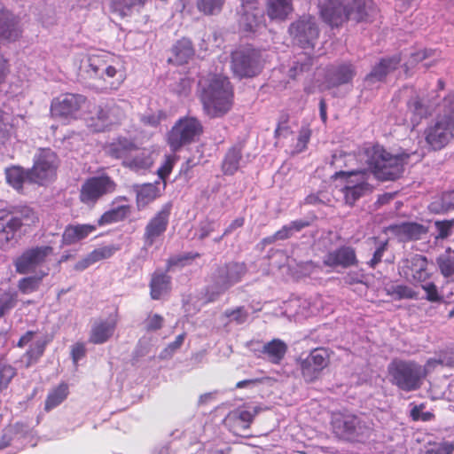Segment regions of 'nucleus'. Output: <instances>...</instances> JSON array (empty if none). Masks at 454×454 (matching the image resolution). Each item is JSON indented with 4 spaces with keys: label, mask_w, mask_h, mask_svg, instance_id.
<instances>
[{
    "label": "nucleus",
    "mask_w": 454,
    "mask_h": 454,
    "mask_svg": "<svg viewBox=\"0 0 454 454\" xmlns=\"http://www.w3.org/2000/svg\"><path fill=\"white\" fill-rule=\"evenodd\" d=\"M81 71L89 78L104 81V90H117L125 78L123 59L108 51L88 55L82 63Z\"/></svg>",
    "instance_id": "nucleus-1"
},
{
    "label": "nucleus",
    "mask_w": 454,
    "mask_h": 454,
    "mask_svg": "<svg viewBox=\"0 0 454 454\" xmlns=\"http://www.w3.org/2000/svg\"><path fill=\"white\" fill-rule=\"evenodd\" d=\"M201 102L206 114L211 118L225 114L231 107L233 91L228 78L210 74L200 81Z\"/></svg>",
    "instance_id": "nucleus-2"
},
{
    "label": "nucleus",
    "mask_w": 454,
    "mask_h": 454,
    "mask_svg": "<svg viewBox=\"0 0 454 454\" xmlns=\"http://www.w3.org/2000/svg\"><path fill=\"white\" fill-rule=\"evenodd\" d=\"M409 154L393 155L379 145L368 147L364 151V161L374 176L382 181L395 180L404 170Z\"/></svg>",
    "instance_id": "nucleus-3"
},
{
    "label": "nucleus",
    "mask_w": 454,
    "mask_h": 454,
    "mask_svg": "<svg viewBox=\"0 0 454 454\" xmlns=\"http://www.w3.org/2000/svg\"><path fill=\"white\" fill-rule=\"evenodd\" d=\"M247 273L245 262H229L217 265L210 276V283L205 291L206 302L219 299L233 286L242 281Z\"/></svg>",
    "instance_id": "nucleus-4"
},
{
    "label": "nucleus",
    "mask_w": 454,
    "mask_h": 454,
    "mask_svg": "<svg viewBox=\"0 0 454 454\" xmlns=\"http://www.w3.org/2000/svg\"><path fill=\"white\" fill-rule=\"evenodd\" d=\"M443 114H440L425 130L427 143L434 150L445 147L454 137V92L444 98Z\"/></svg>",
    "instance_id": "nucleus-5"
},
{
    "label": "nucleus",
    "mask_w": 454,
    "mask_h": 454,
    "mask_svg": "<svg viewBox=\"0 0 454 454\" xmlns=\"http://www.w3.org/2000/svg\"><path fill=\"white\" fill-rule=\"evenodd\" d=\"M389 381L404 392L418 390L426 378L422 365L415 361L394 359L387 366Z\"/></svg>",
    "instance_id": "nucleus-6"
},
{
    "label": "nucleus",
    "mask_w": 454,
    "mask_h": 454,
    "mask_svg": "<svg viewBox=\"0 0 454 454\" xmlns=\"http://www.w3.org/2000/svg\"><path fill=\"white\" fill-rule=\"evenodd\" d=\"M332 426L336 435L351 442H364L373 431L372 421L364 415L336 413L333 416Z\"/></svg>",
    "instance_id": "nucleus-7"
},
{
    "label": "nucleus",
    "mask_w": 454,
    "mask_h": 454,
    "mask_svg": "<svg viewBox=\"0 0 454 454\" xmlns=\"http://www.w3.org/2000/svg\"><path fill=\"white\" fill-rule=\"evenodd\" d=\"M203 132L201 122L195 117L180 118L168 133V144L172 152L196 141Z\"/></svg>",
    "instance_id": "nucleus-8"
},
{
    "label": "nucleus",
    "mask_w": 454,
    "mask_h": 454,
    "mask_svg": "<svg viewBox=\"0 0 454 454\" xmlns=\"http://www.w3.org/2000/svg\"><path fill=\"white\" fill-rule=\"evenodd\" d=\"M117 189L116 182L108 175L102 174L87 178L81 185L80 201L93 207L103 197L114 193Z\"/></svg>",
    "instance_id": "nucleus-9"
},
{
    "label": "nucleus",
    "mask_w": 454,
    "mask_h": 454,
    "mask_svg": "<svg viewBox=\"0 0 454 454\" xmlns=\"http://www.w3.org/2000/svg\"><path fill=\"white\" fill-rule=\"evenodd\" d=\"M232 70L239 77H253L262 70L261 53L259 51L246 47L233 52Z\"/></svg>",
    "instance_id": "nucleus-10"
},
{
    "label": "nucleus",
    "mask_w": 454,
    "mask_h": 454,
    "mask_svg": "<svg viewBox=\"0 0 454 454\" xmlns=\"http://www.w3.org/2000/svg\"><path fill=\"white\" fill-rule=\"evenodd\" d=\"M53 254L51 246H36L25 250L15 261V270L20 274H27L43 265Z\"/></svg>",
    "instance_id": "nucleus-11"
},
{
    "label": "nucleus",
    "mask_w": 454,
    "mask_h": 454,
    "mask_svg": "<svg viewBox=\"0 0 454 454\" xmlns=\"http://www.w3.org/2000/svg\"><path fill=\"white\" fill-rule=\"evenodd\" d=\"M289 33L294 41L302 49H313L319 35V30L312 17H303L293 23Z\"/></svg>",
    "instance_id": "nucleus-12"
},
{
    "label": "nucleus",
    "mask_w": 454,
    "mask_h": 454,
    "mask_svg": "<svg viewBox=\"0 0 454 454\" xmlns=\"http://www.w3.org/2000/svg\"><path fill=\"white\" fill-rule=\"evenodd\" d=\"M172 207V202L165 203L146 223L143 235L146 247H151L167 231Z\"/></svg>",
    "instance_id": "nucleus-13"
},
{
    "label": "nucleus",
    "mask_w": 454,
    "mask_h": 454,
    "mask_svg": "<svg viewBox=\"0 0 454 454\" xmlns=\"http://www.w3.org/2000/svg\"><path fill=\"white\" fill-rule=\"evenodd\" d=\"M335 177H344L345 184L341 189L344 195L345 203L353 206L361 197L370 192V186L364 180V175L362 172H344L335 173Z\"/></svg>",
    "instance_id": "nucleus-14"
},
{
    "label": "nucleus",
    "mask_w": 454,
    "mask_h": 454,
    "mask_svg": "<svg viewBox=\"0 0 454 454\" xmlns=\"http://www.w3.org/2000/svg\"><path fill=\"white\" fill-rule=\"evenodd\" d=\"M58 166V158L54 152L43 149L40 152L31 168L30 182L43 184L52 179Z\"/></svg>",
    "instance_id": "nucleus-15"
},
{
    "label": "nucleus",
    "mask_w": 454,
    "mask_h": 454,
    "mask_svg": "<svg viewBox=\"0 0 454 454\" xmlns=\"http://www.w3.org/2000/svg\"><path fill=\"white\" fill-rule=\"evenodd\" d=\"M86 102V98L82 95L67 93L52 100L51 113L55 117H72Z\"/></svg>",
    "instance_id": "nucleus-16"
},
{
    "label": "nucleus",
    "mask_w": 454,
    "mask_h": 454,
    "mask_svg": "<svg viewBox=\"0 0 454 454\" xmlns=\"http://www.w3.org/2000/svg\"><path fill=\"white\" fill-rule=\"evenodd\" d=\"M322 20L331 26L339 27L348 20V5L344 0H323L318 4Z\"/></svg>",
    "instance_id": "nucleus-17"
},
{
    "label": "nucleus",
    "mask_w": 454,
    "mask_h": 454,
    "mask_svg": "<svg viewBox=\"0 0 454 454\" xmlns=\"http://www.w3.org/2000/svg\"><path fill=\"white\" fill-rule=\"evenodd\" d=\"M400 273L409 280L424 282L429 278L427 260L421 254H410L399 263Z\"/></svg>",
    "instance_id": "nucleus-18"
},
{
    "label": "nucleus",
    "mask_w": 454,
    "mask_h": 454,
    "mask_svg": "<svg viewBox=\"0 0 454 454\" xmlns=\"http://www.w3.org/2000/svg\"><path fill=\"white\" fill-rule=\"evenodd\" d=\"M96 115L95 130L103 131L114 125L120 124L125 118V111L118 104L108 102L105 106L98 107Z\"/></svg>",
    "instance_id": "nucleus-19"
},
{
    "label": "nucleus",
    "mask_w": 454,
    "mask_h": 454,
    "mask_svg": "<svg viewBox=\"0 0 454 454\" xmlns=\"http://www.w3.org/2000/svg\"><path fill=\"white\" fill-rule=\"evenodd\" d=\"M325 265L329 267L348 268L358 263L355 248L349 246H341L328 252L323 259Z\"/></svg>",
    "instance_id": "nucleus-20"
},
{
    "label": "nucleus",
    "mask_w": 454,
    "mask_h": 454,
    "mask_svg": "<svg viewBox=\"0 0 454 454\" xmlns=\"http://www.w3.org/2000/svg\"><path fill=\"white\" fill-rule=\"evenodd\" d=\"M254 1L241 0L245 11L239 19V27L247 33H254L264 26L262 24V12L254 7Z\"/></svg>",
    "instance_id": "nucleus-21"
},
{
    "label": "nucleus",
    "mask_w": 454,
    "mask_h": 454,
    "mask_svg": "<svg viewBox=\"0 0 454 454\" xmlns=\"http://www.w3.org/2000/svg\"><path fill=\"white\" fill-rule=\"evenodd\" d=\"M154 163L153 152L148 148L137 145L129 158L122 161V166L137 173H145Z\"/></svg>",
    "instance_id": "nucleus-22"
},
{
    "label": "nucleus",
    "mask_w": 454,
    "mask_h": 454,
    "mask_svg": "<svg viewBox=\"0 0 454 454\" xmlns=\"http://www.w3.org/2000/svg\"><path fill=\"white\" fill-rule=\"evenodd\" d=\"M389 231L401 241L418 240L427 233L426 226L415 222L390 225Z\"/></svg>",
    "instance_id": "nucleus-23"
},
{
    "label": "nucleus",
    "mask_w": 454,
    "mask_h": 454,
    "mask_svg": "<svg viewBox=\"0 0 454 454\" xmlns=\"http://www.w3.org/2000/svg\"><path fill=\"white\" fill-rule=\"evenodd\" d=\"M22 226L19 216L0 217V248L7 249L16 241V233Z\"/></svg>",
    "instance_id": "nucleus-24"
},
{
    "label": "nucleus",
    "mask_w": 454,
    "mask_h": 454,
    "mask_svg": "<svg viewBox=\"0 0 454 454\" xmlns=\"http://www.w3.org/2000/svg\"><path fill=\"white\" fill-rule=\"evenodd\" d=\"M356 74V68L351 63H342L327 70L326 80L332 86H340L352 82Z\"/></svg>",
    "instance_id": "nucleus-25"
},
{
    "label": "nucleus",
    "mask_w": 454,
    "mask_h": 454,
    "mask_svg": "<svg viewBox=\"0 0 454 454\" xmlns=\"http://www.w3.org/2000/svg\"><path fill=\"white\" fill-rule=\"evenodd\" d=\"M401 62L399 56L385 58L376 64L370 74L365 77V82L369 84L383 81L386 76L395 70Z\"/></svg>",
    "instance_id": "nucleus-26"
},
{
    "label": "nucleus",
    "mask_w": 454,
    "mask_h": 454,
    "mask_svg": "<svg viewBox=\"0 0 454 454\" xmlns=\"http://www.w3.org/2000/svg\"><path fill=\"white\" fill-rule=\"evenodd\" d=\"M428 114V106H426L418 96H414L407 102V112L403 122L414 129Z\"/></svg>",
    "instance_id": "nucleus-27"
},
{
    "label": "nucleus",
    "mask_w": 454,
    "mask_h": 454,
    "mask_svg": "<svg viewBox=\"0 0 454 454\" xmlns=\"http://www.w3.org/2000/svg\"><path fill=\"white\" fill-rule=\"evenodd\" d=\"M16 17L8 11L0 12V41L12 42L20 36Z\"/></svg>",
    "instance_id": "nucleus-28"
},
{
    "label": "nucleus",
    "mask_w": 454,
    "mask_h": 454,
    "mask_svg": "<svg viewBox=\"0 0 454 454\" xmlns=\"http://www.w3.org/2000/svg\"><path fill=\"white\" fill-rule=\"evenodd\" d=\"M97 228V224L89 223L67 225L62 234V242L64 245L75 244L96 231Z\"/></svg>",
    "instance_id": "nucleus-29"
},
{
    "label": "nucleus",
    "mask_w": 454,
    "mask_h": 454,
    "mask_svg": "<svg viewBox=\"0 0 454 454\" xmlns=\"http://www.w3.org/2000/svg\"><path fill=\"white\" fill-rule=\"evenodd\" d=\"M348 19L364 21L377 13V8L372 0H352L351 5H348Z\"/></svg>",
    "instance_id": "nucleus-30"
},
{
    "label": "nucleus",
    "mask_w": 454,
    "mask_h": 454,
    "mask_svg": "<svg viewBox=\"0 0 454 454\" xmlns=\"http://www.w3.org/2000/svg\"><path fill=\"white\" fill-rule=\"evenodd\" d=\"M136 147L137 145L133 140L127 137H118L106 147V152L109 156L125 161Z\"/></svg>",
    "instance_id": "nucleus-31"
},
{
    "label": "nucleus",
    "mask_w": 454,
    "mask_h": 454,
    "mask_svg": "<svg viewBox=\"0 0 454 454\" xmlns=\"http://www.w3.org/2000/svg\"><path fill=\"white\" fill-rule=\"evenodd\" d=\"M116 328V321L114 318L95 322L91 328L90 341L94 344L106 342L114 334Z\"/></svg>",
    "instance_id": "nucleus-32"
},
{
    "label": "nucleus",
    "mask_w": 454,
    "mask_h": 454,
    "mask_svg": "<svg viewBox=\"0 0 454 454\" xmlns=\"http://www.w3.org/2000/svg\"><path fill=\"white\" fill-rule=\"evenodd\" d=\"M287 345L280 339H273L264 343L261 349L262 357L271 364H279L287 352Z\"/></svg>",
    "instance_id": "nucleus-33"
},
{
    "label": "nucleus",
    "mask_w": 454,
    "mask_h": 454,
    "mask_svg": "<svg viewBox=\"0 0 454 454\" xmlns=\"http://www.w3.org/2000/svg\"><path fill=\"white\" fill-rule=\"evenodd\" d=\"M160 182L144 184L137 185L135 191L137 192V207L138 210L144 209L146 206L152 203L154 200L160 196V190L159 188Z\"/></svg>",
    "instance_id": "nucleus-34"
},
{
    "label": "nucleus",
    "mask_w": 454,
    "mask_h": 454,
    "mask_svg": "<svg viewBox=\"0 0 454 454\" xmlns=\"http://www.w3.org/2000/svg\"><path fill=\"white\" fill-rule=\"evenodd\" d=\"M151 297L159 300L171 289V278L163 272L155 271L150 282Z\"/></svg>",
    "instance_id": "nucleus-35"
},
{
    "label": "nucleus",
    "mask_w": 454,
    "mask_h": 454,
    "mask_svg": "<svg viewBox=\"0 0 454 454\" xmlns=\"http://www.w3.org/2000/svg\"><path fill=\"white\" fill-rule=\"evenodd\" d=\"M174 61L177 65L187 63L194 56V49L191 40L182 38L173 46Z\"/></svg>",
    "instance_id": "nucleus-36"
},
{
    "label": "nucleus",
    "mask_w": 454,
    "mask_h": 454,
    "mask_svg": "<svg viewBox=\"0 0 454 454\" xmlns=\"http://www.w3.org/2000/svg\"><path fill=\"white\" fill-rule=\"evenodd\" d=\"M31 169L25 171L22 168L12 166L5 169L7 183L16 190L22 188L26 181L30 182Z\"/></svg>",
    "instance_id": "nucleus-37"
},
{
    "label": "nucleus",
    "mask_w": 454,
    "mask_h": 454,
    "mask_svg": "<svg viewBox=\"0 0 454 454\" xmlns=\"http://www.w3.org/2000/svg\"><path fill=\"white\" fill-rule=\"evenodd\" d=\"M129 213L127 205L118 206L106 211L97 221L98 227L108 225L124 220Z\"/></svg>",
    "instance_id": "nucleus-38"
},
{
    "label": "nucleus",
    "mask_w": 454,
    "mask_h": 454,
    "mask_svg": "<svg viewBox=\"0 0 454 454\" xmlns=\"http://www.w3.org/2000/svg\"><path fill=\"white\" fill-rule=\"evenodd\" d=\"M309 225V222L306 220H295L292 221L288 224L284 225L280 230H278L273 236L270 239L271 240H284L289 239L293 236L294 232H298L302 229L308 227Z\"/></svg>",
    "instance_id": "nucleus-39"
},
{
    "label": "nucleus",
    "mask_w": 454,
    "mask_h": 454,
    "mask_svg": "<svg viewBox=\"0 0 454 454\" xmlns=\"http://www.w3.org/2000/svg\"><path fill=\"white\" fill-rule=\"evenodd\" d=\"M292 10L291 0H269L268 15L271 19L285 20Z\"/></svg>",
    "instance_id": "nucleus-40"
},
{
    "label": "nucleus",
    "mask_w": 454,
    "mask_h": 454,
    "mask_svg": "<svg viewBox=\"0 0 454 454\" xmlns=\"http://www.w3.org/2000/svg\"><path fill=\"white\" fill-rule=\"evenodd\" d=\"M47 341L44 340H36L29 349L24 354L21 362L24 363L26 368L30 367L32 364L38 362L40 357L43 355Z\"/></svg>",
    "instance_id": "nucleus-41"
},
{
    "label": "nucleus",
    "mask_w": 454,
    "mask_h": 454,
    "mask_svg": "<svg viewBox=\"0 0 454 454\" xmlns=\"http://www.w3.org/2000/svg\"><path fill=\"white\" fill-rule=\"evenodd\" d=\"M68 395V386L65 383L59 384L56 388L51 390L46 398V411H51L59 406Z\"/></svg>",
    "instance_id": "nucleus-42"
},
{
    "label": "nucleus",
    "mask_w": 454,
    "mask_h": 454,
    "mask_svg": "<svg viewBox=\"0 0 454 454\" xmlns=\"http://www.w3.org/2000/svg\"><path fill=\"white\" fill-rule=\"evenodd\" d=\"M241 156L242 153L239 147H232L227 152L223 162V171L225 175H233L239 169Z\"/></svg>",
    "instance_id": "nucleus-43"
},
{
    "label": "nucleus",
    "mask_w": 454,
    "mask_h": 454,
    "mask_svg": "<svg viewBox=\"0 0 454 454\" xmlns=\"http://www.w3.org/2000/svg\"><path fill=\"white\" fill-rule=\"evenodd\" d=\"M289 306L294 309L295 315L309 317L316 314L317 308L307 299H295L290 301Z\"/></svg>",
    "instance_id": "nucleus-44"
},
{
    "label": "nucleus",
    "mask_w": 454,
    "mask_h": 454,
    "mask_svg": "<svg viewBox=\"0 0 454 454\" xmlns=\"http://www.w3.org/2000/svg\"><path fill=\"white\" fill-rule=\"evenodd\" d=\"M260 409L258 407H245L233 411L231 417L236 420L244 423L243 427H249L254 417L258 414Z\"/></svg>",
    "instance_id": "nucleus-45"
},
{
    "label": "nucleus",
    "mask_w": 454,
    "mask_h": 454,
    "mask_svg": "<svg viewBox=\"0 0 454 454\" xmlns=\"http://www.w3.org/2000/svg\"><path fill=\"white\" fill-rule=\"evenodd\" d=\"M438 268L444 278H450L454 275V254H451L450 249L436 259Z\"/></svg>",
    "instance_id": "nucleus-46"
},
{
    "label": "nucleus",
    "mask_w": 454,
    "mask_h": 454,
    "mask_svg": "<svg viewBox=\"0 0 454 454\" xmlns=\"http://www.w3.org/2000/svg\"><path fill=\"white\" fill-rule=\"evenodd\" d=\"M45 275L46 273L43 274L42 276H30L20 279L18 282L19 290L24 294L35 292L38 290L42 279Z\"/></svg>",
    "instance_id": "nucleus-47"
},
{
    "label": "nucleus",
    "mask_w": 454,
    "mask_h": 454,
    "mask_svg": "<svg viewBox=\"0 0 454 454\" xmlns=\"http://www.w3.org/2000/svg\"><path fill=\"white\" fill-rule=\"evenodd\" d=\"M329 360V353L325 348H315L307 356V364H309L311 361L321 371L328 365Z\"/></svg>",
    "instance_id": "nucleus-48"
},
{
    "label": "nucleus",
    "mask_w": 454,
    "mask_h": 454,
    "mask_svg": "<svg viewBox=\"0 0 454 454\" xmlns=\"http://www.w3.org/2000/svg\"><path fill=\"white\" fill-rule=\"evenodd\" d=\"M311 137V130L309 127H301L296 138V143L291 147L290 153L294 155L306 150Z\"/></svg>",
    "instance_id": "nucleus-49"
},
{
    "label": "nucleus",
    "mask_w": 454,
    "mask_h": 454,
    "mask_svg": "<svg viewBox=\"0 0 454 454\" xmlns=\"http://www.w3.org/2000/svg\"><path fill=\"white\" fill-rule=\"evenodd\" d=\"M15 375V368L7 364L4 359H0V387L6 388Z\"/></svg>",
    "instance_id": "nucleus-50"
},
{
    "label": "nucleus",
    "mask_w": 454,
    "mask_h": 454,
    "mask_svg": "<svg viewBox=\"0 0 454 454\" xmlns=\"http://www.w3.org/2000/svg\"><path fill=\"white\" fill-rule=\"evenodd\" d=\"M309 364H307V357L302 359L300 363L301 374L304 380L308 382H312L319 376L322 372L319 368L314 365V363L309 361Z\"/></svg>",
    "instance_id": "nucleus-51"
},
{
    "label": "nucleus",
    "mask_w": 454,
    "mask_h": 454,
    "mask_svg": "<svg viewBox=\"0 0 454 454\" xmlns=\"http://www.w3.org/2000/svg\"><path fill=\"white\" fill-rule=\"evenodd\" d=\"M176 160H177V157L174 154L173 155H166L164 162L157 170L159 178L163 181V189L165 188V185H166L165 179L171 173Z\"/></svg>",
    "instance_id": "nucleus-52"
},
{
    "label": "nucleus",
    "mask_w": 454,
    "mask_h": 454,
    "mask_svg": "<svg viewBox=\"0 0 454 454\" xmlns=\"http://www.w3.org/2000/svg\"><path fill=\"white\" fill-rule=\"evenodd\" d=\"M198 257H200V254L199 253H193V252H190V253H186V254H184L173 256V257L169 258L168 261V268L171 269L174 266L184 267L185 265L190 264V262L192 260H194V259H196Z\"/></svg>",
    "instance_id": "nucleus-53"
},
{
    "label": "nucleus",
    "mask_w": 454,
    "mask_h": 454,
    "mask_svg": "<svg viewBox=\"0 0 454 454\" xmlns=\"http://www.w3.org/2000/svg\"><path fill=\"white\" fill-rule=\"evenodd\" d=\"M17 303V297L11 293H4L0 297V317L10 312Z\"/></svg>",
    "instance_id": "nucleus-54"
},
{
    "label": "nucleus",
    "mask_w": 454,
    "mask_h": 454,
    "mask_svg": "<svg viewBox=\"0 0 454 454\" xmlns=\"http://www.w3.org/2000/svg\"><path fill=\"white\" fill-rule=\"evenodd\" d=\"M223 0H199L198 8L205 14H213L222 8Z\"/></svg>",
    "instance_id": "nucleus-55"
},
{
    "label": "nucleus",
    "mask_w": 454,
    "mask_h": 454,
    "mask_svg": "<svg viewBox=\"0 0 454 454\" xmlns=\"http://www.w3.org/2000/svg\"><path fill=\"white\" fill-rule=\"evenodd\" d=\"M224 315L226 317L230 318L231 322H235L239 325L245 323L248 318V312L244 307H238L234 309H226Z\"/></svg>",
    "instance_id": "nucleus-56"
},
{
    "label": "nucleus",
    "mask_w": 454,
    "mask_h": 454,
    "mask_svg": "<svg viewBox=\"0 0 454 454\" xmlns=\"http://www.w3.org/2000/svg\"><path fill=\"white\" fill-rule=\"evenodd\" d=\"M118 250L119 247L117 246L109 245L94 249L90 254L97 262L100 260L110 258Z\"/></svg>",
    "instance_id": "nucleus-57"
},
{
    "label": "nucleus",
    "mask_w": 454,
    "mask_h": 454,
    "mask_svg": "<svg viewBox=\"0 0 454 454\" xmlns=\"http://www.w3.org/2000/svg\"><path fill=\"white\" fill-rule=\"evenodd\" d=\"M434 224L438 231L436 239H444L450 235L451 229L454 227V218L446 221H436Z\"/></svg>",
    "instance_id": "nucleus-58"
},
{
    "label": "nucleus",
    "mask_w": 454,
    "mask_h": 454,
    "mask_svg": "<svg viewBox=\"0 0 454 454\" xmlns=\"http://www.w3.org/2000/svg\"><path fill=\"white\" fill-rule=\"evenodd\" d=\"M422 289L425 291L427 296V300L432 302H438L442 301V296L439 294L437 286L432 283L428 282L422 285Z\"/></svg>",
    "instance_id": "nucleus-59"
},
{
    "label": "nucleus",
    "mask_w": 454,
    "mask_h": 454,
    "mask_svg": "<svg viewBox=\"0 0 454 454\" xmlns=\"http://www.w3.org/2000/svg\"><path fill=\"white\" fill-rule=\"evenodd\" d=\"M185 339V333H181L176 336V340L169 343L168 346L161 353L162 357L171 356L176 350H177L184 343Z\"/></svg>",
    "instance_id": "nucleus-60"
},
{
    "label": "nucleus",
    "mask_w": 454,
    "mask_h": 454,
    "mask_svg": "<svg viewBox=\"0 0 454 454\" xmlns=\"http://www.w3.org/2000/svg\"><path fill=\"white\" fill-rule=\"evenodd\" d=\"M387 248V241L381 242L373 253V256L368 262L371 268H375L382 261L384 253Z\"/></svg>",
    "instance_id": "nucleus-61"
},
{
    "label": "nucleus",
    "mask_w": 454,
    "mask_h": 454,
    "mask_svg": "<svg viewBox=\"0 0 454 454\" xmlns=\"http://www.w3.org/2000/svg\"><path fill=\"white\" fill-rule=\"evenodd\" d=\"M163 317L158 314L151 315L145 321V327L148 331H155L161 328L163 325Z\"/></svg>",
    "instance_id": "nucleus-62"
},
{
    "label": "nucleus",
    "mask_w": 454,
    "mask_h": 454,
    "mask_svg": "<svg viewBox=\"0 0 454 454\" xmlns=\"http://www.w3.org/2000/svg\"><path fill=\"white\" fill-rule=\"evenodd\" d=\"M217 227L215 222L211 220H206L200 225V239H204L210 235L211 232L215 231Z\"/></svg>",
    "instance_id": "nucleus-63"
},
{
    "label": "nucleus",
    "mask_w": 454,
    "mask_h": 454,
    "mask_svg": "<svg viewBox=\"0 0 454 454\" xmlns=\"http://www.w3.org/2000/svg\"><path fill=\"white\" fill-rule=\"evenodd\" d=\"M86 348L83 343H75L71 351L72 359L74 364L85 356Z\"/></svg>",
    "instance_id": "nucleus-64"
}]
</instances>
